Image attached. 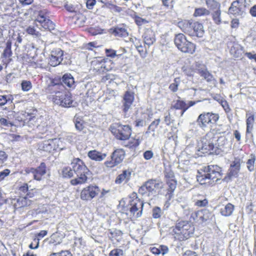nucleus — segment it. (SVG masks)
Listing matches in <instances>:
<instances>
[{
    "instance_id": "1",
    "label": "nucleus",
    "mask_w": 256,
    "mask_h": 256,
    "mask_svg": "<svg viewBox=\"0 0 256 256\" xmlns=\"http://www.w3.org/2000/svg\"><path fill=\"white\" fill-rule=\"evenodd\" d=\"M46 92L56 104L64 108L74 106L71 94L66 92L64 85L57 82L56 80H50V84L46 88Z\"/></svg>"
},
{
    "instance_id": "2",
    "label": "nucleus",
    "mask_w": 256,
    "mask_h": 256,
    "mask_svg": "<svg viewBox=\"0 0 256 256\" xmlns=\"http://www.w3.org/2000/svg\"><path fill=\"white\" fill-rule=\"evenodd\" d=\"M216 134H221L223 132H219L218 130L214 129L212 132H208L204 136L200 142L198 143L196 150L200 152L202 154H208L214 148V142H217L218 146H222L228 143V141L224 136H215Z\"/></svg>"
},
{
    "instance_id": "3",
    "label": "nucleus",
    "mask_w": 256,
    "mask_h": 256,
    "mask_svg": "<svg viewBox=\"0 0 256 256\" xmlns=\"http://www.w3.org/2000/svg\"><path fill=\"white\" fill-rule=\"evenodd\" d=\"M196 176L197 180L200 184L216 182L221 178L222 168L217 165H210L204 166L198 171Z\"/></svg>"
},
{
    "instance_id": "4",
    "label": "nucleus",
    "mask_w": 256,
    "mask_h": 256,
    "mask_svg": "<svg viewBox=\"0 0 256 256\" xmlns=\"http://www.w3.org/2000/svg\"><path fill=\"white\" fill-rule=\"evenodd\" d=\"M179 28L186 34L191 36L202 38L204 34V26L198 22L185 20L178 23Z\"/></svg>"
},
{
    "instance_id": "5",
    "label": "nucleus",
    "mask_w": 256,
    "mask_h": 256,
    "mask_svg": "<svg viewBox=\"0 0 256 256\" xmlns=\"http://www.w3.org/2000/svg\"><path fill=\"white\" fill-rule=\"evenodd\" d=\"M175 239L183 241L188 239L194 232V227L187 221H180L173 229Z\"/></svg>"
},
{
    "instance_id": "6",
    "label": "nucleus",
    "mask_w": 256,
    "mask_h": 256,
    "mask_svg": "<svg viewBox=\"0 0 256 256\" xmlns=\"http://www.w3.org/2000/svg\"><path fill=\"white\" fill-rule=\"evenodd\" d=\"M174 44L181 52L192 54L196 50V45L186 40L182 34H176L174 38Z\"/></svg>"
},
{
    "instance_id": "7",
    "label": "nucleus",
    "mask_w": 256,
    "mask_h": 256,
    "mask_svg": "<svg viewBox=\"0 0 256 256\" xmlns=\"http://www.w3.org/2000/svg\"><path fill=\"white\" fill-rule=\"evenodd\" d=\"M110 130L116 138L120 140H128L132 134V129L129 126L122 125L119 122L113 124Z\"/></svg>"
},
{
    "instance_id": "8",
    "label": "nucleus",
    "mask_w": 256,
    "mask_h": 256,
    "mask_svg": "<svg viewBox=\"0 0 256 256\" xmlns=\"http://www.w3.org/2000/svg\"><path fill=\"white\" fill-rule=\"evenodd\" d=\"M128 206L131 214L136 218L141 216L142 212L144 203L137 196V194L132 192L128 198Z\"/></svg>"
},
{
    "instance_id": "9",
    "label": "nucleus",
    "mask_w": 256,
    "mask_h": 256,
    "mask_svg": "<svg viewBox=\"0 0 256 256\" xmlns=\"http://www.w3.org/2000/svg\"><path fill=\"white\" fill-rule=\"evenodd\" d=\"M249 6L246 0L234 1L228 8V12L235 16H242L246 14V9Z\"/></svg>"
},
{
    "instance_id": "10",
    "label": "nucleus",
    "mask_w": 256,
    "mask_h": 256,
    "mask_svg": "<svg viewBox=\"0 0 256 256\" xmlns=\"http://www.w3.org/2000/svg\"><path fill=\"white\" fill-rule=\"evenodd\" d=\"M218 115L212 112H203L196 120L198 125L202 128H206L208 124L215 123L218 120Z\"/></svg>"
},
{
    "instance_id": "11",
    "label": "nucleus",
    "mask_w": 256,
    "mask_h": 256,
    "mask_svg": "<svg viewBox=\"0 0 256 256\" xmlns=\"http://www.w3.org/2000/svg\"><path fill=\"white\" fill-rule=\"evenodd\" d=\"M159 182L156 180H150L141 186L138 192L140 194L144 197H150L156 193V188H158Z\"/></svg>"
},
{
    "instance_id": "12",
    "label": "nucleus",
    "mask_w": 256,
    "mask_h": 256,
    "mask_svg": "<svg viewBox=\"0 0 256 256\" xmlns=\"http://www.w3.org/2000/svg\"><path fill=\"white\" fill-rule=\"evenodd\" d=\"M35 22L37 26H40L44 30H48L50 31L54 30V24L46 17L44 11L38 12Z\"/></svg>"
},
{
    "instance_id": "13",
    "label": "nucleus",
    "mask_w": 256,
    "mask_h": 256,
    "mask_svg": "<svg viewBox=\"0 0 256 256\" xmlns=\"http://www.w3.org/2000/svg\"><path fill=\"white\" fill-rule=\"evenodd\" d=\"M124 156L125 152L122 149H116L112 153L111 160L106 161L104 164L108 167H114L122 162Z\"/></svg>"
},
{
    "instance_id": "14",
    "label": "nucleus",
    "mask_w": 256,
    "mask_h": 256,
    "mask_svg": "<svg viewBox=\"0 0 256 256\" xmlns=\"http://www.w3.org/2000/svg\"><path fill=\"white\" fill-rule=\"evenodd\" d=\"M99 191L100 189L98 186L90 185L82 190L80 198L84 200H91L98 194Z\"/></svg>"
},
{
    "instance_id": "15",
    "label": "nucleus",
    "mask_w": 256,
    "mask_h": 256,
    "mask_svg": "<svg viewBox=\"0 0 256 256\" xmlns=\"http://www.w3.org/2000/svg\"><path fill=\"white\" fill-rule=\"evenodd\" d=\"M63 51L59 48H55L51 52L48 64L52 66L58 65L63 60Z\"/></svg>"
},
{
    "instance_id": "16",
    "label": "nucleus",
    "mask_w": 256,
    "mask_h": 256,
    "mask_svg": "<svg viewBox=\"0 0 256 256\" xmlns=\"http://www.w3.org/2000/svg\"><path fill=\"white\" fill-rule=\"evenodd\" d=\"M28 174H32L34 180H40L42 177L46 174V165L42 162L36 168H30L26 170Z\"/></svg>"
},
{
    "instance_id": "17",
    "label": "nucleus",
    "mask_w": 256,
    "mask_h": 256,
    "mask_svg": "<svg viewBox=\"0 0 256 256\" xmlns=\"http://www.w3.org/2000/svg\"><path fill=\"white\" fill-rule=\"evenodd\" d=\"M75 174L76 175V178L70 180V184L72 186H76L86 183L89 179V176H90L91 173L90 170H88L87 171H84V172H80Z\"/></svg>"
},
{
    "instance_id": "18",
    "label": "nucleus",
    "mask_w": 256,
    "mask_h": 256,
    "mask_svg": "<svg viewBox=\"0 0 256 256\" xmlns=\"http://www.w3.org/2000/svg\"><path fill=\"white\" fill-rule=\"evenodd\" d=\"M134 94L130 91H126L124 96L122 100L123 112L125 114V115L126 114L128 110L131 108V106L134 102Z\"/></svg>"
},
{
    "instance_id": "19",
    "label": "nucleus",
    "mask_w": 256,
    "mask_h": 256,
    "mask_svg": "<svg viewBox=\"0 0 256 256\" xmlns=\"http://www.w3.org/2000/svg\"><path fill=\"white\" fill-rule=\"evenodd\" d=\"M70 165L74 174H78L80 172H84V171H87L88 170L84 162L79 158H74L71 162Z\"/></svg>"
},
{
    "instance_id": "20",
    "label": "nucleus",
    "mask_w": 256,
    "mask_h": 256,
    "mask_svg": "<svg viewBox=\"0 0 256 256\" xmlns=\"http://www.w3.org/2000/svg\"><path fill=\"white\" fill-rule=\"evenodd\" d=\"M32 202V201L27 196H20L18 198H14L12 200V204H13L15 209L29 206Z\"/></svg>"
},
{
    "instance_id": "21",
    "label": "nucleus",
    "mask_w": 256,
    "mask_h": 256,
    "mask_svg": "<svg viewBox=\"0 0 256 256\" xmlns=\"http://www.w3.org/2000/svg\"><path fill=\"white\" fill-rule=\"evenodd\" d=\"M54 80H56L58 83H62L64 88L66 86L72 88H75L74 78L70 74H64L60 79L54 78Z\"/></svg>"
},
{
    "instance_id": "22",
    "label": "nucleus",
    "mask_w": 256,
    "mask_h": 256,
    "mask_svg": "<svg viewBox=\"0 0 256 256\" xmlns=\"http://www.w3.org/2000/svg\"><path fill=\"white\" fill-rule=\"evenodd\" d=\"M29 124H33L36 126V130L40 133L44 134L47 131L46 122H42V118H36L33 117L28 122Z\"/></svg>"
},
{
    "instance_id": "23",
    "label": "nucleus",
    "mask_w": 256,
    "mask_h": 256,
    "mask_svg": "<svg viewBox=\"0 0 256 256\" xmlns=\"http://www.w3.org/2000/svg\"><path fill=\"white\" fill-rule=\"evenodd\" d=\"M240 168V164L238 160H234L232 162L228 170V176L229 178H236L238 176Z\"/></svg>"
},
{
    "instance_id": "24",
    "label": "nucleus",
    "mask_w": 256,
    "mask_h": 256,
    "mask_svg": "<svg viewBox=\"0 0 256 256\" xmlns=\"http://www.w3.org/2000/svg\"><path fill=\"white\" fill-rule=\"evenodd\" d=\"M132 171L130 170H124L119 174L115 180L116 184L128 182L131 178Z\"/></svg>"
},
{
    "instance_id": "25",
    "label": "nucleus",
    "mask_w": 256,
    "mask_h": 256,
    "mask_svg": "<svg viewBox=\"0 0 256 256\" xmlns=\"http://www.w3.org/2000/svg\"><path fill=\"white\" fill-rule=\"evenodd\" d=\"M168 186L167 192L166 194V199L171 200L174 197V192L177 186V181L176 180H166Z\"/></svg>"
},
{
    "instance_id": "26",
    "label": "nucleus",
    "mask_w": 256,
    "mask_h": 256,
    "mask_svg": "<svg viewBox=\"0 0 256 256\" xmlns=\"http://www.w3.org/2000/svg\"><path fill=\"white\" fill-rule=\"evenodd\" d=\"M230 47V53L235 58L240 57L243 52L242 47L237 42L230 43L229 45Z\"/></svg>"
},
{
    "instance_id": "27",
    "label": "nucleus",
    "mask_w": 256,
    "mask_h": 256,
    "mask_svg": "<svg viewBox=\"0 0 256 256\" xmlns=\"http://www.w3.org/2000/svg\"><path fill=\"white\" fill-rule=\"evenodd\" d=\"M142 36L145 44L148 48L156 41L154 32L151 30H147Z\"/></svg>"
},
{
    "instance_id": "28",
    "label": "nucleus",
    "mask_w": 256,
    "mask_h": 256,
    "mask_svg": "<svg viewBox=\"0 0 256 256\" xmlns=\"http://www.w3.org/2000/svg\"><path fill=\"white\" fill-rule=\"evenodd\" d=\"M106 156V154H102L96 150H90L88 154V156L91 160L98 162L103 160Z\"/></svg>"
},
{
    "instance_id": "29",
    "label": "nucleus",
    "mask_w": 256,
    "mask_h": 256,
    "mask_svg": "<svg viewBox=\"0 0 256 256\" xmlns=\"http://www.w3.org/2000/svg\"><path fill=\"white\" fill-rule=\"evenodd\" d=\"M172 108L176 110H181L182 111L180 116H182L184 112L188 108V106L185 102L178 100L176 101L174 104L172 106Z\"/></svg>"
},
{
    "instance_id": "30",
    "label": "nucleus",
    "mask_w": 256,
    "mask_h": 256,
    "mask_svg": "<svg viewBox=\"0 0 256 256\" xmlns=\"http://www.w3.org/2000/svg\"><path fill=\"white\" fill-rule=\"evenodd\" d=\"M40 148V150L47 152H50L52 150H54V140L49 139L47 140H45L41 144Z\"/></svg>"
},
{
    "instance_id": "31",
    "label": "nucleus",
    "mask_w": 256,
    "mask_h": 256,
    "mask_svg": "<svg viewBox=\"0 0 256 256\" xmlns=\"http://www.w3.org/2000/svg\"><path fill=\"white\" fill-rule=\"evenodd\" d=\"M19 191L21 196H27L28 198L34 196V193L28 190L27 184H24L23 186H21L19 188Z\"/></svg>"
},
{
    "instance_id": "32",
    "label": "nucleus",
    "mask_w": 256,
    "mask_h": 256,
    "mask_svg": "<svg viewBox=\"0 0 256 256\" xmlns=\"http://www.w3.org/2000/svg\"><path fill=\"white\" fill-rule=\"evenodd\" d=\"M246 117V133H250L254 122V116L251 113H247Z\"/></svg>"
},
{
    "instance_id": "33",
    "label": "nucleus",
    "mask_w": 256,
    "mask_h": 256,
    "mask_svg": "<svg viewBox=\"0 0 256 256\" xmlns=\"http://www.w3.org/2000/svg\"><path fill=\"white\" fill-rule=\"evenodd\" d=\"M206 5L208 10L214 11L220 8V4L216 0H205Z\"/></svg>"
},
{
    "instance_id": "34",
    "label": "nucleus",
    "mask_w": 256,
    "mask_h": 256,
    "mask_svg": "<svg viewBox=\"0 0 256 256\" xmlns=\"http://www.w3.org/2000/svg\"><path fill=\"white\" fill-rule=\"evenodd\" d=\"M112 33L115 36L120 37H126L128 36V32L126 29L121 27H116L112 29Z\"/></svg>"
},
{
    "instance_id": "35",
    "label": "nucleus",
    "mask_w": 256,
    "mask_h": 256,
    "mask_svg": "<svg viewBox=\"0 0 256 256\" xmlns=\"http://www.w3.org/2000/svg\"><path fill=\"white\" fill-rule=\"evenodd\" d=\"M234 207L233 204L230 203H228L224 208L221 209L220 212L224 216H230L234 210Z\"/></svg>"
},
{
    "instance_id": "36",
    "label": "nucleus",
    "mask_w": 256,
    "mask_h": 256,
    "mask_svg": "<svg viewBox=\"0 0 256 256\" xmlns=\"http://www.w3.org/2000/svg\"><path fill=\"white\" fill-rule=\"evenodd\" d=\"M212 20L216 24H220L222 22L220 8L213 11L212 13Z\"/></svg>"
},
{
    "instance_id": "37",
    "label": "nucleus",
    "mask_w": 256,
    "mask_h": 256,
    "mask_svg": "<svg viewBox=\"0 0 256 256\" xmlns=\"http://www.w3.org/2000/svg\"><path fill=\"white\" fill-rule=\"evenodd\" d=\"M74 170L72 167L66 166L62 168V174L64 178H71L74 176Z\"/></svg>"
},
{
    "instance_id": "38",
    "label": "nucleus",
    "mask_w": 256,
    "mask_h": 256,
    "mask_svg": "<svg viewBox=\"0 0 256 256\" xmlns=\"http://www.w3.org/2000/svg\"><path fill=\"white\" fill-rule=\"evenodd\" d=\"M210 14V10L204 8H196L194 10V16H208Z\"/></svg>"
},
{
    "instance_id": "39",
    "label": "nucleus",
    "mask_w": 256,
    "mask_h": 256,
    "mask_svg": "<svg viewBox=\"0 0 256 256\" xmlns=\"http://www.w3.org/2000/svg\"><path fill=\"white\" fill-rule=\"evenodd\" d=\"M256 157L254 154H250V158L246 162V168L250 172H253L254 170Z\"/></svg>"
},
{
    "instance_id": "40",
    "label": "nucleus",
    "mask_w": 256,
    "mask_h": 256,
    "mask_svg": "<svg viewBox=\"0 0 256 256\" xmlns=\"http://www.w3.org/2000/svg\"><path fill=\"white\" fill-rule=\"evenodd\" d=\"M199 74L208 82H211L214 78L212 75L206 69L200 70Z\"/></svg>"
},
{
    "instance_id": "41",
    "label": "nucleus",
    "mask_w": 256,
    "mask_h": 256,
    "mask_svg": "<svg viewBox=\"0 0 256 256\" xmlns=\"http://www.w3.org/2000/svg\"><path fill=\"white\" fill-rule=\"evenodd\" d=\"M13 96L10 95L0 96V106H2L8 102H12Z\"/></svg>"
},
{
    "instance_id": "42",
    "label": "nucleus",
    "mask_w": 256,
    "mask_h": 256,
    "mask_svg": "<svg viewBox=\"0 0 256 256\" xmlns=\"http://www.w3.org/2000/svg\"><path fill=\"white\" fill-rule=\"evenodd\" d=\"M12 43L11 41L8 40L6 42V46L3 52V56L4 58H9L12 56V52L11 50Z\"/></svg>"
},
{
    "instance_id": "43",
    "label": "nucleus",
    "mask_w": 256,
    "mask_h": 256,
    "mask_svg": "<svg viewBox=\"0 0 256 256\" xmlns=\"http://www.w3.org/2000/svg\"><path fill=\"white\" fill-rule=\"evenodd\" d=\"M160 119L158 118L154 120L148 126L147 131L146 132V134H149L151 132H154L156 129L157 128L158 126L160 124Z\"/></svg>"
},
{
    "instance_id": "44",
    "label": "nucleus",
    "mask_w": 256,
    "mask_h": 256,
    "mask_svg": "<svg viewBox=\"0 0 256 256\" xmlns=\"http://www.w3.org/2000/svg\"><path fill=\"white\" fill-rule=\"evenodd\" d=\"M53 140L54 150H61L64 149V146L60 138H54Z\"/></svg>"
},
{
    "instance_id": "45",
    "label": "nucleus",
    "mask_w": 256,
    "mask_h": 256,
    "mask_svg": "<svg viewBox=\"0 0 256 256\" xmlns=\"http://www.w3.org/2000/svg\"><path fill=\"white\" fill-rule=\"evenodd\" d=\"M74 124L76 128L78 131L82 130L84 128V120L80 118H75Z\"/></svg>"
},
{
    "instance_id": "46",
    "label": "nucleus",
    "mask_w": 256,
    "mask_h": 256,
    "mask_svg": "<svg viewBox=\"0 0 256 256\" xmlns=\"http://www.w3.org/2000/svg\"><path fill=\"white\" fill-rule=\"evenodd\" d=\"M22 89L23 91L28 92L32 88V84L29 80H23L21 84Z\"/></svg>"
},
{
    "instance_id": "47",
    "label": "nucleus",
    "mask_w": 256,
    "mask_h": 256,
    "mask_svg": "<svg viewBox=\"0 0 256 256\" xmlns=\"http://www.w3.org/2000/svg\"><path fill=\"white\" fill-rule=\"evenodd\" d=\"M180 80L179 78H176L174 80V82L171 84L169 86V88L172 92H176L180 84Z\"/></svg>"
},
{
    "instance_id": "48",
    "label": "nucleus",
    "mask_w": 256,
    "mask_h": 256,
    "mask_svg": "<svg viewBox=\"0 0 256 256\" xmlns=\"http://www.w3.org/2000/svg\"><path fill=\"white\" fill-rule=\"evenodd\" d=\"M152 216L154 218H160L162 214L161 208L160 207L156 206L152 208Z\"/></svg>"
},
{
    "instance_id": "49",
    "label": "nucleus",
    "mask_w": 256,
    "mask_h": 256,
    "mask_svg": "<svg viewBox=\"0 0 256 256\" xmlns=\"http://www.w3.org/2000/svg\"><path fill=\"white\" fill-rule=\"evenodd\" d=\"M48 256H72V254L68 250H62L60 252L52 253Z\"/></svg>"
},
{
    "instance_id": "50",
    "label": "nucleus",
    "mask_w": 256,
    "mask_h": 256,
    "mask_svg": "<svg viewBox=\"0 0 256 256\" xmlns=\"http://www.w3.org/2000/svg\"><path fill=\"white\" fill-rule=\"evenodd\" d=\"M135 46H136V50H138V51L140 53V56L142 58H146V56L147 52H146V50H144L141 44H140V45H135Z\"/></svg>"
},
{
    "instance_id": "51",
    "label": "nucleus",
    "mask_w": 256,
    "mask_h": 256,
    "mask_svg": "<svg viewBox=\"0 0 256 256\" xmlns=\"http://www.w3.org/2000/svg\"><path fill=\"white\" fill-rule=\"evenodd\" d=\"M164 121L167 126H169L172 122L173 120L172 118L170 112H167L164 114Z\"/></svg>"
},
{
    "instance_id": "52",
    "label": "nucleus",
    "mask_w": 256,
    "mask_h": 256,
    "mask_svg": "<svg viewBox=\"0 0 256 256\" xmlns=\"http://www.w3.org/2000/svg\"><path fill=\"white\" fill-rule=\"evenodd\" d=\"M93 62L98 64L100 66H99L96 68L98 69V70H101L98 68H100L102 70L106 64V60L105 59H101L100 60H96L94 61Z\"/></svg>"
},
{
    "instance_id": "53",
    "label": "nucleus",
    "mask_w": 256,
    "mask_h": 256,
    "mask_svg": "<svg viewBox=\"0 0 256 256\" xmlns=\"http://www.w3.org/2000/svg\"><path fill=\"white\" fill-rule=\"evenodd\" d=\"M123 251L122 250L118 248H116L110 251L109 256H120V255H122Z\"/></svg>"
},
{
    "instance_id": "54",
    "label": "nucleus",
    "mask_w": 256,
    "mask_h": 256,
    "mask_svg": "<svg viewBox=\"0 0 256 256\" xmlns=\"http://www.w3.org/2000/svg\"><path fill=\"white\" fill-rule=\"evenodd\" d=\"M74 244L76 246L81 248V246H84L85 242L82 238H76L74 239Z\"/></svg>"
},
{
    "instance_id": "55",
    "label": "nucleus",
    "mask_w": 256,
    "mask_h": 256,
    "mask_svg": "<svg viewBox=\"0 0 256 256\" xmlns=\"http://www.w3.org/2000/svg\"><path fill=\"white\" fill-rule=\"evenodd\" d=\"M143 156L145 160H150L153 157L154 153L150 150H147L144 152Z\"/></svg>"
},
{
    "instance_id": "56",
    "label": "nucleus",
    "mask_w": 256,
    "mask_h": 256,
    "mask_svg": "<svg viewBox=\"0 0 256 256\" xmlns=\"http://www.w3.org/2000/svg\"><path fill=\"white\" fill-rule=\"evenodd\" d=\"M76 138L74 134H68L64 136V139L69 143H71L74 141Z\"/></svg>"
},
{
    "instance_id": "57",
    "label": "nucleus",
    "mask_w": 256,
    "mask_h": 256,
    "mask_svg": "<svg viewBox=\"0 0 256 256\" xmlns=\"http://www.w3.org/2000/svg\"><path fill=\"white\" fill-rule=\"evenodd\" d=\"M8 156L4 150H0V164H3L6 161Z\"/></svg>"
},
{
    "instance_id": "58",
    "label": "nucleus",
    "mask_w": 256,
    "mask_h": 256,
    "mask_svg": "<svg viewBox=\"0 0 256 256\" xmlns=\"http://www.w3.org/2000/svg\"><path fill=\"white\" fill-rule=\"evenodd\" d=\"M164 176L165 178H166V180H176L174 178V174L173 172L171 170L166 172L164 173Z\"/></svg>"
},
{
    "instance_id": "59",
    "label": "nucleus",
    "mask_w": 256,
    "mask_h": 256,
    "mask_svg": "<svg viewBox=\"0 0 256 256\" xmlns=\"http://www.w3.org/2000/svg\"><path fill=\"white\" fill-rule=\"evenodd\" d=\"M7 253V249L4 244L0 240V256H6Z\"/></svg>"
},
{
    "instance_id": "60",
    "label": "nucleus",
    "mask_w": 256,
    "mask_h": 256,
    "mask_svg": "<svg viewBox=\"0 0 256 256\" xmlns=\"http://www.w3.org/2000/svg\"><path fill=\"white\" fill-rule=\"evenodd\" d=\"M208 204V201L206 199L203 200H198L195 202V205L199 207H204L206 206Z\"/></svg>"
},
{
    "instance_id": "61",
    "label": "nucleus",
    "mask_w": 256,
    "mask_h": 256,
    "mask_svg": "<svg viewBox=\"0 0 256 256\" xmlns=\"http://www.w3.org/2000/svg\"><path fill=\"white\" fill-rule=\"evenodd\" d=\"M27 32L32 35L36 36H38L39 34V32H37L34 27L29 26L26 30Z\"/></svg>"
},
{
    "instance_id": "62",
    "label": "nucleus",
    "mask_w": 256,
    "mask_h": 256,
    "mask_svg": "<svg viewBox=\"0 0 256 256\" xmlns=\"http://www.w3.org/2000/svg\"><path fill=\"white\" fill-rule=\"evenodd\" d=\"M10 171L8 169H5L3 171L0 172V182L2 181V180H4L5 177L8 176L10 174Z\"/></svg>"
},
{
    "instance_id": "63",
    "label": "nucleus",
    "mask_w": 256,
    "mask_h": 256,
    "mask_svg": "<svg viewBox=\"0 0 256 256\" xmlns=\"http://www.w3.org/2000/svg\"><path fill=\"white\" fill-rule=\"evenodd\" d=\"M39 245V239L38 238H34L29 248L31 249H36L38 247Z\"/></svg>"
},
{
    "instance_id": "64",
    "label": "nucleus",
    "mask_w": 256,
    "mask_h": 256,
    "mask_svg": "<svg viewBox=\"0 0 256 256\" xmlns=\"http://www.w3.org/2000/svg\"><path fill=\"white\" fill-rule=\"evenodd\" d=\"M96 4V0H87L86 2V8L89 10H92Z\"/></svg>"
}]
</instances>
